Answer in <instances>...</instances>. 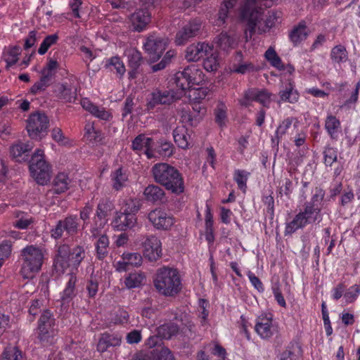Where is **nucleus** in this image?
<instances>
[{"mask_svg": "<svg viewBox=\"0 0 360 360\" xmlns=\"http://www.w3.org/2000/svg\"><path fill=\"white\" fill-rule=\"evenodd\" d=\"M155 181L175 194L184 191V179L177 169L167 163H157L152 167Z\"/></svg>", "mask_w": 360, "mask_h": 360, "instance_id": "f257e3e1", "label": "nucleus"}, {"mask_svg": "<svg viewBox=\"0 0 360 360\" xmlns=\"http://www.w3.org/2000/svg\"><path fill=\"white\" fill-rule=\"evenodd\" d=\"M264 8L259 6L257 0H245L240 11V20L245 24L247 28L245 30V41H248L256 32L261 34L264 32L261 28L262 20H263Z\"/></svg>", "mask_w": 360, "mask_h": 360, "instance_id": "f03ea898", "label": "nucleus"}, {"mask_svg": "<svg viewBox=\"0 0 360 360\" xmlns=\"http://www.w3.org/2000/svg\"><path fill=\"white\" fill-rule=\"evenodd\" d=\"M153 282L156 290L165 296H175L181 289L179 274L176 269L173 268L159 269Z\"/></svg>", "mask_w": 360, "mask_h": 360, "instance_id": "7ed1b4c3", "label": "nucleus"}, {"mask_svg": "<svg viewBox=\"0 0 360 360\" xmlns=\"http://www.w3.org/2000/svg\"><path fill=\"white\" fill-rule=\"evenodd\" d=\"M44 255L42 250L35 245H27L20 252L22 262L20 274L24 279H32L41 270Z\"/></svg>", "mask_w": 360, "mask_h": 360, "instance_id": "20e7f679", "label": "nucleus"}, {"mask_svg": "<svg viewBox=\"0 0 360 360\" xmlns=\"http://www.w3.org/2000/svg\"><path fill=\"white\" fill-rule=\"evenodd\" d=\"M86 255L84 248L77 245L72 250L66 244L58 247L54 259V268L59 274H63L68 267L77 269Z\"/></svg>", "mask_w": 360, "mask_h": 360, "instance_id": "39448f33", "label": "nucleus"}, {"mask_svg": "<svg viewBox=\"0 0 360 360\" xmlns=\"http://www.w3.org/2000/svg\"><path fill=\"white\" fill-rule=\"evenodd\" d=\"M30 171L39 185H46L51 179V168L44 158V152L37 150L30 160Z\"/></svg>", "mask_w": 360, "mask_h": 360, "instance_id": "423d86ee", "label": "nucleus"}, {"mask_svg": "<svg viewBox=\"0 0 360 360\" xmlns=\"http://www.w3.org/2000/svg\"><path fill=\"white\" fill-rule=\"evenodd\" d=\"M202 21L194 18L188 22L176 34L175 43L178 46H182L200 34Z\"/></svg>", "mask_w": 360, "mask_h": 360, "instance_id": "0eeeda50", "label": "nucleus"}, {"mask_svg": "<svg viewBox=\"0 0 360 360\" xmlns=\"http://www.w3.org/2000/svg\"><path fill=\"white\" fill-rule=\"evenodd\" d=\"M167 44V39L155 34H150L146 38L143 48L150 56V63H155L161 57Z\"/></svg>", "mask_w": 360, "mask_h": 360, "instance_id": "6e6552de", "label": "nucleus"}, {"mask_svg": "<svg viewBox=\"0 0 360 360\" xmlns=\"http://www.w3.org/2000/svg\"><path fill=\"white\" fill-rule=\"evenodd\" d=\"M49 118L44 112L32 113L27 120V130L32 139H41V134L49 127Z\"/></svg>", "mask_w": 360, "mask_h": 360, "instance_id": "1a4fd4ad", "label": "nucleus"}, {"mask_svg": "<svg viewBox=\"0 0 360 360\" xmlns=\"http://www.w3.org/2000/svg\"><path fill=\"white\" fill-rule=\"evenodd\" d=\"M151 18V13L148 8L136 9L129 18L132 31L137 32L144 31L150 23Z\"/></svg>", "mask_w": 360, "mask_h": 360, "instance_id": "9d476101", "label": "nucleus"}, {"mask_svg": "<svg viewBox=\"0 0 360 360\" xmlns=\"http://www.w3.org/2000/svg\"><path fill=\"white\" fill-rule=\"evenodd\" d=\"M148 219L155 229L160 230L170 229L175 221L172 215L160 208L151 210L148 214Z\"/></svg>", "mask_w": 360, "mask_h": 360, "instance_id": "9b49d317", "label": "nucleus"}, {"mask_svg": "<svg viewBox=\"0 0 360 360\" xmlns=\"http://www.w3.org/2000/svg\"><path fill=\"white\" fill-rule=\"evenodd\" d=\"M213 51V47L205 42L189 45L185 51V58L188 62H195L204 56H207Z\"/></svg>", "mask_w": 360, "mask_h": 360, "instance_id": "f8f14e48", "label": "nucleus"}, {"mask_svg": "<svg viewBox=\"0 0 360 360\" xmlns=\"http://www.w3.org/2000/svg\"><path fill=\"white\" fill-rule=\"evenodd\" d=\"M143 255L150 261H156L162 255L161 242L155 236H148L143 243Z\"/></svg>", "mask_w": 360, "mask_h": 360, "instance_id": "ddd939ff", "label": "nucleus"}, {"mask_svg": "<svg viewBox=\"0 0 360 360\" xmlns=\"http://www.w3.org/2000/svg\"><path fill=\"white\" fill-rule=\"evenodd\" d=\"M173 91L156 90L151 94V98L147 103L148 110L153 109L157 105H169L178 99Z\"/></svg>", "mask_w": 360, "mask_h": 360, "instance_id": "4468645a", "label": "nucleus"}, {"mask_svg": "<svg viewBox=\"0 0 360 360\" xmlns=\"http://www.w3.org/2000/svg\"><path fill=\"white\" fill-rule=\"evenodd\" d=\"M115 206L112 201L108 199H101L98 202L95 219L96 228L103 227L106 223V218L111 214Z\"/></svg>", "mask_w": 360, "mask_h": 360, "instance_id": "2eb2a0df", "label": "nucleus"}, {"mask_svg": "<svg viewBox=\"0 0 360 360\" xmlns=\"http://www.w3.org/2000/svg\"><path fill=\"white\" fill-rule=\"evenodd\" d=\"M137 223L136 216L120 210L116 212L113 224L118 231H127L133 229Z\"/></svg>", "mask_w": 360, "mask_h": 360, "instance_id": "dca6fc26", "label": "nucleus"}, {"mask_svg": "<svg viewBox=\"0 0 360 360\" xmlns=\"http://www.w3.org/2000/svg\"><path fill=\"white\" fill-rule=\"evenodd\" d=\"M143 195L147 201L152 203L160 204L167 200L164 190L155 184L146 186L143 191Z\"/></svg>", "mask_w": 360, "mask_h": 360, "instance_id": "f3484780", "label": "nucleus"}, {"mask_svg": "<svg viewBox=\"0 0 360 360\" xmlns=\"http://www.w3.org/2000/svg\"><path fill=\"white\" fill-rule=\"evenodd\" d=\"M122 337L118 334L103 333L97 344V350L103 353L110 347H117L120 345Z\"/></svg>", "mask_w": 360, "mask_h": 360, "instance_id": "a211bd4d", "label": "nucleus"}, {"mask_svg": "<svg viewBox=\"0 0 360 360\" xmlns=\"http://www.w3.org/2000/svg\"><path fill=\"white\" fill-rule=\"evenodd\" d=\"M55 96L65 102L74 103L77 98V93L68 84L58 83L53 87Z\"/></svg>", "mask_w": 360, "mask_h": 360, "instance_id": "6ab92c4d", "label": "nucleus"}, {"mask_svg": "<svg viewBox=\"0 0 360 360\" xmlns=\"http://www.w3.org/2000/svg\"><path fill=\"white\" fill-rule=\"evenodd\" d=\"M32 146L28 143L18 142L10 148V154L16 162H22L28 160Z\"/></svg>", "mask_w": 360, "mask_h": 360, "instance_id": "aec40b11", "label": "nucleus"}, {"mask_svg": "<svg viewBox=\"0 0 360 360\" xmlns=\"http://www.w3.org/2000/svg\"><path fill=\"white\" fill-rule=\"evenodd\" d=\"M255 331L262 338H269L273 335L272 319L259 316L255 326Z\"/></svg>", "mask_w": 360, "mask_h": 360, "instance_id": "412c9836", "label": "nucleus"}, {"mask_svg": "<svg viewBox=\"0 0 360 360\" xmlns=\"http://www.w3.org/2000/svg\"><path fill=\"white\" fill-rule=\"evenodd\" d=\"M309 35V30L306 22L301 21L295 26L289 33V38L294 46H297L302 41L305 40Z\"/></svg>", "mask_w": 360, "mask_h": 360, "instance_id": "4be33fe9", "label": "nucleus"}, {"mask_svg": "<svg viewBox=\"0 0 360 360\" xmlns=\"http://www.w3.org/2000/svg\"><path fill=\"white\" fill-rule=\"evenodd\" d=\"M68 281L61 295L63 304L69 303L76 296L77 277L74 274L68 275Z\"/></svg>", "mask_w": 360, "mask_h": 360, "instance_id": "5701e85b", "label": "nucleus"}, {"mask_svg": "<svg viewBox=\"0 0 360 360\" xmlns=\"http://www.w3.org/2000/svg\"><path fill=\"white\" fill-rule=\"evenodd\" d=\"M214 42L221 50L226 52L230 49H234L236 46V39L227 32H221L214 39Z\"/></svg>", "mask_w": 360, "mask_h": 360, "instance_id": "b1692460", "label": "nucleus"}, {"mask_svg": "<svg viewBox=\"0 0 360 360\" xmlns=\"http://www.w3.org/2000/svg\"><path fill=\"white\" fill-rule=\"evenodd\" d=\"M321 208L316 206L314 202H307L304 205V211L299 212L306 220V224L315 222L320 217Z\"/></svg>", "mask_w": 360, "mask_h": 360, "instance_id": "393cba45", "label": "nucleus"}, {"mask_svg": "<svg viewBox=\"0 0 360 360\" xmlns=\"http://www.w3.org/2000/svg\"><path fill=\"white\" fill-rule=\"evenodd\" d=\"M279 96L281 101L295 103L298 101L300 94L294 88L291 82L285 86V89L280 91Z\"/></svg>", "mask_w": 360, "mask_h": 360, "instance_id": "a878e982", "label": "nucleus"}, {"mask_svg": "<svg viewBox=\"0 0 360 360\" xmlns=\"http://www.w3.org/2000/svg\"><path fill=\"white\" fill-rule=\"evenodd\" d=\"M70 180L68 174L59 173L53 179V191L54 193L60 194L64 193L69 188Z\"/></svg>", "mask_w": 360, "mask_h": 360, "instance_id": "bb28decb", "label": "nucleus"}, {"mask_svg": "<svg viewBox=\"0 0 360 360\" xmlns=\"http://www.w3.org/2000/svg\"><path fill=\"white\" fill-rule=\"evenodd\" d=\"M173 137L174 142L179 148L183 149L188 148L189 146L187 129L184 127H177L173 130Z\"/></svg>", "mask_w": 360, "mask_h": 360, "instance_id": "cd10ccee", "label": "nucleus"}, {"mask_svg": "<svg viewBox=\"0 0 360 360\" xmlns=\"http://www.w3.org/2000/svg\"><path fill=\"white\" fill-rule=\"evenodd\" d=\"M179 330V328L176 323H167L160 326L157 328V334L162 339H170L172 336L176 335Z\"/></svg>", "mask_w": 360, "mask_h": 360, "instance_id": "c85d7f7f", "label": "nucleus"}, {"mask_svg": "<svg viewBox=\"0 0 360 360\" xmlns=\"http://www.w3.org/2000/svg\"><path fill=\"white\" fill-rule=\"evenodd\" d=\"M304 219L302 214H297L291 221L286 223L285 236L291 235L299 229L304 228L307 225L306 220Z\"/></svg>", "mask_w": 360, "mask_h": 360, "instance_id": "c756f323", "label": "nucleus"}, {"mask_svg": "<svg viewBox=\"0 0 360 360\" xmlns=\"http://www.w3.org/2000/svg\"><path fill=\"white\" fill-rule=\"evenodd\" d=\"M38 336L40 343L44 347H48L54 344L56 341L57 330H44V328L42 329H38Z\"/></svg>", "mask_w": 360, "mask_h": 360, "instance_id": "7c9ffc66", "label": "nucleus"}, {"mask_svg": "<svg viewBox=\"0 0 360 360\" xmlns=\"http://www.w3.org/2000/svg\"><path fill=\"white\" fill-rule=\"evenodd\" d=\"M186 69L188 72V80H190L192 86L199 85L204 81L205 75L195 65H189Z\"/></svg>", "mask_w": 360, "mask_h": 360, "instance_id": "2f4dec72", "label": "nucleus"}, {"mask_svg": "<svg viewBox=\"0 0 360 360\" xmlns=\"http://www.w3.org/2000/svg\"><path fill=\"white\" fill-rule=\"evenodd\" d=\"M141 206V200L136 198H129L124 200L121 207L122 212L130 213L136 216Z\"/></svg>", "mask_w": 360, "mask_h": 360, "instance_id": "473e14b6", "label": "nucleus"}, {"mask_svg": "<svg viewBox=\"0 0 360 360\" xmlns=\"http://www.w3.org/2000/svg\"><path fill=\"white\" fill-rule=\"evenodd\" d=\"M58 67L59 64L56 60L49 59L46 65L41 70V76L52 82Z\"/></svg>", "mask_w": 360, "mask_h": 360, "instance_id": "72a5a7b5", "label": "nucleus"}, {"mask_svg": "<svg viewBox=\"0 0 360 360\" xmlns=\"http://www.w3.org/2000/svg\"><path fill=\"white\" fill-rule=\"evenodd\" d=\"M112 188L116 191H119L125 186V183L128 180L127 175L122 171L121 167L116 169L111 175Z\"/></svg>", "mask_w": 360, "mask_h": 360, "instance_id": "f704fd0d", "label": "nucleus"}, {"mask_svg": "<svg viewBox=\"0 0 360 360\" xmlns=\"http://www.w3.org/2000/svg\"><path fill=\"white\" fill-rule=\"evenodd\" d=\"M153 143V139L146 137L145 134H141L138 135L133 141L131 148L134 151H141L146 147H150Z\"/></svg>", "mask_w": 360, "mask_h": 360, "instance_id": "c9c22d12", "label": "nucleus"}, {"mask_svg": "<svg viewBox=\"0 0 360 360\" xmlns=\"http://www.w3.org/2000/svg\"><path fill=\"white\" fill-rule=\"evenodd\" d=\"M175 83L177 87H179L182 91L189 90L192 85L188 80V72L186 68L181 72H178L175 74L174 77Z\"/></svg>", "mask_w": 360, "mask_h": 360, "instance_id": "e433bc0d", "label": "nucleus"}, {"mask_svg": "<svg viewBox=\"0 0 360 360\" xmlns=\"http://www.w3.org/2000/svg\"><path fill=\"white\" fill-rule=\"evenodd\" d=\"M265 58L270 63V64L279 70H285V65L283 64L281 59L276 53V51L269 47L265 52Z\"/></svg>", "mask_w": 360, "mask_h": 360, "instance_id": "4c0bfd02", "label": "nucleus"}, {"mask_svg": "<svg viewBox=\"0 0 360 360\" xmlns=\"http://www.w3.org/2000/svg\"><path fill=\"white\" fill-rule=\"evenodd\" d=\"M145 279V276L142 273L134 272L131 273L125 278L124 284L129 289L139 287Z\"/></svg>", "mask_w": 360, "mask_h": 360, "instance_id": "58836bf2", "label": "nucleus"}, {"mask_svg": "<svg viewBox=\"0 0 360 360\" xmlns=\"http://www.w3.org/2000/svg\"><path fill=\"white\" fill-rule=\"evenodd\" d=\"M340 127V122L335 116L329 115L326 117L325 127L333 139L337 138V131Z\"/></svg>", "mask_w": 360, "mask_h": 360, "instance_id": "ea45409f", "label": "nucleus"}, {"mask_svg": "<svg viewBox=\"0 0 360 360\" xmlns=\"http://www.w3.org/2000/svg\"><path fill=\"white\" fill-rule=\"evenodd\" d=\"M20 53L21 48L19 46H14L8 49L7 54L4 56V60L6 63V68L7 69L18 62V56Z\"/></svg>", "mask_w": 360, "mask_h": 360, "instance_id": "a19ab883", "label": "nucleus"}, {"mask_svg": "<svg viewBox=\"0 0 360 360\" xmlns=\"http://www.w3.org/2000/svg\"><path fill=\"white\" fill-rule=\"evenodd\" d=\"M109 245V240L107 236L102 235L96 243V253L97 257L99 259L105 258L108 253V248Z\"/></svg>", "mask_w": 360, "mask_h": 360, "instance_id": "79ce46f5", "label": "nucleus"}, {"mask_svg": "<svg viewBox=\"0 0 360 360\" xmlns=\"http://www.w3.org/2000/svg\"><path fill=\"white\" fill-rule=\"evenodd\" d=\"M331 59L338 63L345 62L347 59V52L345 46L338 45L333 48L330 53Z\"/></svg>", "mask_w": 360, "mask_h": 360, "instance_id": "37998d69", "label": "nucleus"}, {"mask_svg": "<svg viewBox=\"0 0 360 360\" xmlns=\"http://www.w3.org/2000/svg\"><path fill=\"white\" fill-rule=\"evenodd\" d=\"M236 0H224V7L221 8L218 13L217 24L219 26L225 22L228 16L229 10L233 8Z\"/></svg>", "mask_w": 360, "mask_h": 360, "instance_id": "c03bdc74", "label": "nucleus"}, {"mask_svg": "<svg viewBox=\"0 0 360 360\" xmlns=\"http://www.w3.org/2000/svg\"><path fill=\"white\" fill-rule=\"evenodd\" d=\"M301 349L297 345H292L283 352L281 360H300Z\"/></svg>", "mask_w": 360, "mask_h": 360, "instance_id": "a18cd8bd", "label": "nucleus"}, {"mask_svg": "<svg viewBox=\"0 0 360 360\" xmlns=\"http://www.w3.org/2000/svg\"><path fill=\"white\" fill-rule=\"evenodd\" d=\"M111 66L114 67L117 74L119 75L120 77L125 73L126 70L124 65L119 57L113 56L107 60L105 67L109 68Z\"/></svg>", "mask_w": 360, "mask_h": 360, "instance_id": "49530a36", "label": "nucleus"}, {"mask_svg": "<svg viewBox=\"0 0 360 360\" xmlns=\"http://www.w3.org/2000/svg\"><path fill=\"white\" fill-rule=\"evenodd\" d=\"M209 90L207 88H193L188 90V97L190 100L193 101L195 103H199L201 100L204 99L207 95Z\"/></svg>", "mask_w": 360, "mask_h": 360, "instance_id": "de8ad7c7", "label": "nucleus"}, {"mask_svg": "<svg viewBox=\"0 0 360 360\" xmlns=\"http://www.w3.org/2000/svg\"><path fill=\"white\" fill-rule=\"evenodd\" d=\"M58 39L59 37L57 34L47 35L43 40L42 43L41 44L38 49L39 54H45L51 46L57 43Z\"/></svg>", "mask_w": 360, "mask_h": 360, "instance_id": "09e8293b", "label": "nucleus"}, {"mask_svg": "<svg viewBox=\"0 0 360 360\" xmlns=\"http://www.w3.org/2000/svg\"><path fill=\"white\" fill-rule=\"evenodd\" d=\"M152 355L153 360H175L173 354L167 347L153 349Z\"/></svg>", "mask_w": 360, "mask_h": 360, "instance_id": "8fccbe9b", "label": "nucleus"}, {"mask_svg": "<svg viewBox=\"0 0 360 360\" xmlns=\"http://www.w3.org/2000/svg\"><path fill=\"white\" fill-rule=\"evenodd\" d=\"M292 124V120L289 118L285 119L283 122L278 127L275 136L272 138L271 141L274 145L278 146L280 139L284 135L287 130L290 127Z\"/></svg>", "mask_w": 360, "mask_h": 360, "instance_id": "3c124183", "label": "nucleus"}, {"mask_svg": "<svg viewBox=\"0 0 360 360\" xmlns=\"http://www.w3.org/2000/svg\"><path fill=\"white\" fill-rule=\"evenodd\" d=\"M324 164L326 167H332L338 161V152L335 148L327 146L323 152Z\"/></svg>", "mask_w": 360, "mask_h": 360, "instance_id": "603ef678", "label": "nucleus"}, {"mask_svg": "<svg viewBox=\"0 0 360 360\" xmlns=\"http://www.w3.org/2000/svg\"><path fill=\"white\" fill-rule=\"evenodd\" d=\"M65 231L69 236H73L77 233L78 223L77 221V217L73 216H69L62 220Z\"/></svg>", "mask_w": 360, "mask_h": 360, "instance_id": "864d4df0", "label": "nucleus"}, {"mask_svg": "<svg viewBox=\"0 0 360 360\" xmlns=\"http://www.w3.org/2000/svg\"><path fill=\"white\" fill-rule=\"evenodd\" d=\"M209 55L210 56H207L203 62V67L208 72L216 71L219 65L218 56L212 51Z\"/></svg>", "mask_w": 360, "mask_h": 360, "instance_id": "5fc2aeb1", "label": "nucleus"}, {"mask_svg": "<svg viewBox=\"0 0 360 360\" xmlns=\"http://www.w3.org/2000/svg\"><path fill=\"white\" fill-rule=\"evenodd\" d=\"M143 57L141 53L136 49L131 50L128 54V63L131 69H139Z\"/></svg>", "mask_w": 360, "mask_h": 360, "instance_id": "6e6d98bb", "label": "nucleus"}, {"mask_svg": "<svg viewBox=\"0 0 360 360\" xmlns=\"http://www.w3.org/2000/svg\"><path fill=\"white\" fill-rule=\"evenodd\" d=\"M249 175L250 173L245 170L237 169L235 171L233 179L240 190L245 191Z\"/></svg>", "mask_w": 360, "mask_h": 360, "instance_id": "4d7b16f0", "label": "nucleus"}, {"mask_svg": "<svg viewBox=\"0 0 360 360\" xmlns=\"http://www.w3.org/2000/svg\"><path fill=\"white\" fill-rule=\"evenodd\" d=\"M49 80L41 76L39 81L35 82L30 89V93L33 95L37 94L39 92L44 91L51 84Z\"/></svg>", "mask_w": 360, "mask_h": 360, "instance_id": "13d9d810", "label": "nucleus"}, {"mask_svg": "<svg viewBox=\"0 0 360 360\" xmlns=\"http://www.w3.org/2000/svg\"><path fill=\"white\" fill-rule=\"evenodd\" d=\"M215 121L221 127L225 124L226 119V107L224 103L218 104L215 109Z\"/></svg>", "mask_w": 360, "mask_h": 360, "instance_id": "bf43d9fd", "label": "nucleus"}, {"mask_svg": "<svg viewBox=\"0 0 360 360\" xmlns=\"http://www.w3.org/2000/svg\"><path fill=\"white\" fill-rule=\"evenodd\" d=\"M123 259L128 264L131 266L141 265L142 262V257L139 253H127L123 254Z\"/></svg>", "mask_w": 360, "mask_h": 360, "instance_id": "052dcab7", "label": "nucleus"}, {"mask_svg": "<svg viewBox=\"0 0 360 360\" xmlns=\"http://www.w3.org/2000/svg\"><path fill=\"white\" fill-rule=\"evenodd\" d=\"M360 294V285H354L351 286L345 293L344 297L347 302H354Z\"/></svg>", "mask_w": 360, "mask_h": 360, "instance_id": "680f3d73", "label": "nucleus"}, {"mask_svg": "<svg viewBox=\"0 0 360 360\" xmlns=\"http://www.w3.org/2000/svg\"><path fill=\"white\" fill-rule=\"evenodd\" d=\"M11 242L5 240L0 243V260L8 258L11 253Z\"/></svg>", "mask_w": 360, "mask_h": 360, "instance_id": "e2e57ef3", "label": "nucleus"}, {"mask_svg": "<svg viewBox=\"0 0 360 360\" xmlns=\"http://www.w3.org/2000/svg\"><path fill=\"white\" fill-rule=\"evenodd\" d=\"M53 321H55V319H53L51 311L48 309L44 310L39 318L37 330L42 329V328H44L43 326L49 323H53Z\"/></svg>", "mask_w": 360, "mask_h": 360, "instance_id": "0e129e2a", "label": "nucleus"}, {"mask_svg": "<svg viewBox=\"0 0 360 360\" xmlns=\"http://www.w3.org/2000/svg\"><path fill=\"white\" fill-rule=\"evenodd\" d=\"M93 211V207L88 202L80 211V219L84 221L82 229H84L89 224L90 215Z\"/></svg>", "mask_w": 360, "mask_h": 360, "instance_id": "69168bd1", "label": "nucleus"}, {"mask_svg": "<svg viewBox=\"0 0 360 360\" xmlns=\"http://www.w3.org/2000/svg\"><path fill=\"white\" fill-rule=\"evenodd\" d=\"M271 94L266 89L259 90L257 96V102L260 103L264 107H269L271 103Z\"/></svg>", "mask_w": 360, "mask_h": 360, "instance_id": "338daca9", "label": "nucleus"}, {"mask_svg": "<svg viewBox=\"0 0 360 360\" xmlns=\"http://www.w3.org/2000/svg\"><path fill=\"white\" fill-rule=\"evenodd\" d=\"M89 112H91L93 115L104 120H107L110 117V113L108 111L105 110L104 108L100 109L97 105H93Z\"/></svg>", "mask_w": 360, "mask_h": 360, "instance_id": "774afa93", "label": "nucleus"}]
</instances>
